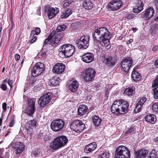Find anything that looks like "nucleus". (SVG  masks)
Listing matches in <instances>:
<instances>
[{
    "label": "nucleus",
    "instance_id": "41",
    "mask_svg": "<svg viewBox=\"0 0 158 158\" xmlns=\"http://www.w3.org/2000/svg\"><path fill=\"white\" fill-rule=\"evenodd\" d=\"M153 90V97L154 98H158V86L155 87Z\"/></svg>",
    "mask_w": 158,
    "mask_h": 158
},
{
    "label": "nucleus",
    "instance_id": "44",
    "mask_svg": "<svg viewBox=\"0 0 158 158\" xmlns=\"http://www.w3.org/2000/svg\"><path fill=\"white\" fill-rule=\"evenodd\" d=\"M147 99L145 97H143L142 98L140 99L139 101L137 104L139 105L140 106H142L144 103L146 101Z\"/></svg>",
    "mask_w": 158,
    "mask_h": 158
},
{
    "label": "nucleus",
    "instance_id": "12",
    "mask_svg": "<svg viewBox=\"0 0 158 158\" xmlns=\"http://www.w3.org/2000/svg\"><path fill=\"white\" fill-rule=\"evenodd\" d=\"M122 4L121 0H113L108 3L107 7L109 10L115 11L118 10Z\"/></svg>",
    "mask_w": 158,
    "mask_h": 158
},
{
    "label": "nucleus",
    "instance_id": "16",
    "mask_svg": "<svg viewBox=\"0 0 158 158\" xmlns=\"http://www.w3.org/2000/svg\"><path fill=\"white\" fill-rule=\"evenodd\" d=\"M154 10L152 7H148L143 12V17L145 20L149 19L152 18L154 13Z\"/></svg>",
    "mask_w": 158,
    "mask_h": 158
},
{
    "label": "nucleus",
    "instance_id": "11",
    "mask_svg": "<svg viewBox=\"0 0 158 158\" xmlns=\"http://www.w3.org/2000/svg\"><path fill=\"white\" fill-rule=\"evenodd\" d=\"M44 69V64L41 62L36 63L33 68L32 71V75L33 77H36L40 75Z\"/></svg>",
    "mask_w": 158,
    "mask_h": 158
},
{
    "label": "nucleus",
    "instance_id": "8",
    "mask_svg": "<svg viewBox=\"0 0 158 158\" xmlns=\"http://www.w3.org/2000/svg\"><path fill=\"white\" fill-rule=\"evenodd\" d=\"M64 125V122L62 119H55L51 123V128L53 131L57 132L61 130Z\"/></svg>",
    "mask_w": 158,
    "mask_h": 158
},
{
    "label": "nucleus",
    "instance_id": "5",
    "mask_svg": "<svg viewBox=\"0 0 158 158\" xmlns=\"http://www.w3.org/2000/svg\"><path fill=\"white\" fill-rule=\"evenodd\" d=\"M116 156L117 158H129L130 157V152L125 146H119L116 149Z\"/></svg>",
    "mask_w": 158,
    "mask_h": 158
},
{
    "label": "nucleus",
    "instance_id": "56",
    "mask_svg": "<svg viewBox=\"0 0 158 158\" xmlns=\"http://www.w3.org/2000/svg\"><path fill=\"white\" fill-rule=\"evenodd\" d=\"M7 83L10 86V88H11L12 85V81L10 80H8L7 81Z\"/></svg>",
    "mask_w": 158,
    "mask_h": 158
},
{
    "label": "nucleus",
    "instance_id": "10",
    "mask_svg": "<svg viewBox=\"0 0 158 158\" xmlns=\"http://www.w3.org/2000/svg\"><path fill=\"white\" fill-rule=\"evenodd\" d=\"M52 98V94L48 92L44 94L38 100L39 104L42 107H45L50 102Z\"/></svg>",
    "mask_w": 158,
    "mask_h": 158
},
{
    "label": "nucleus",
    "instance_id": "9",
    "mask_svg": "<svg viewBox=\"0 0 158 158\" xmlns=\"http://www.w3.org/2000/svg\"><path fill=\"white\" fill-rule=\"evenodd\" d=\"M96 74L95 71L92 68L86 69L82 74L84 80L86 81H89L93 80Z\"/></svg>",
    "mask_w": 158,
    "mask_h": 158
},
{
    "label": "nucleus",
    "instance_id": "61",
    "mask_svg": "<svg viewBox=\"0 0 158 158\" xmlns=\"http://www.w3.org/2000/svg\"><path fill=\"white\" fill-rule=\"evenodd\" d=\"M2 118H0V126H1L2 122Z\"/></svg>",
    "mask_w": 158,
    "mask_h": 158
},
{
    "label": "nucleus",
    "instance_id": "54",
    "mask_svg": "<svg viewBox=\"0 0 158 158\" xmlns=\"http://www.w3.org/2000/svg\"><path fill=\"white\" fill-rule=\"evenodd\" d=\"M15 58L16 60H19L20 58V55L18 54H16L15 56Z\"/></svg>",
    "mask_w": 158,
    "mask_h": 158
},
{
    "label": "nucleus",
    "instance_id": "51",
    "mask_svg": "<svg viewBox=\"0 0 158 158\" xmlns=\"http://www.w3.org/2000/svg\"><path fill=\"white\" fill-rule=\"evenodd\" d=\"M1 87L2 89L4 91H6L7 89V86L5 84H2L1 85Z\"/></svg>",
    "mask_w": 158,
    "mask_h": 158
},
{
    "label": "nucleus",
    "instance_id": "2",
    "mask_svg": "<svg viewBox=\"0 0 158 158\" xmlns=\"http://www.w3.org/2000/svg\"><path fill=\"white\" fill-rule=\"evenodd\" d=\"M129 104L128 102L123 99L115 101L112 105L111 110L114 114H121L128 111Z\"/></svg>",
    "mask_w": 158,
    "mask_h": 158
},
{
    "label": "nucleus",
    "instance_id": "48",
    "mask_svg": "<svg viewBox=\"0 0 158 158\" xmlns=\"http://www.w3.org/2000/svg\"><path fill=\"white\" fill-rule=\"evenodd\" d=\"M156 86H158V75L156 77V79L153 81L152 83V87H155Z\"/></svg>",
    "mask_w": 158,
    "mask_h": 158
},
{
    "label": "nucleus",
    "instance_id": "42",
    "mask_svg": "<svg viewBox=\"0 0 158 158\" xmlns=\"http://www.w3.org/2000/svg\"><path fill=\"white\" fill-rule=\"evenodd\" d=\"M136 17V15L135 14H126L125 17V18L128 19H133L135 18Z\"/></svg>",
    "mask_w": 158,
    "mask_h": 158
},
{
    "label": "nucleus",
    "instance_id": "28",
    "mask_svg": "<svg viewBox=\"0 0 158 158\" xmlns=\"http://www.w3.org/2000/svg\"><path fill=\"white\" fill-rule=\"evenodd\" d=\"M83 7L86 10H90L93 8V4L90 1L85 0L82 4Z\"/></svg>",
    "mask_w": 158,
    "mask_h": 158
},
{
    "label": "nucleus",
    "instance_id": "15",
    "mask_svg": "<svg viewBox=\"0 0 158 158\" xmlns=\"http://www.w3.org/2000/svg\"><path fill=\"white\" fill-rule=\"evenodd\" d=\"M35 100L29 99L28 102V105L25 109V112L30 115H32L35 112Z\"/></svg>",
    "mask_w": 158,
    "mask_h": 158
},
{
    "label": "nucleus",
    "instance_id": "57",
    "mask_svg": "<svg viewBox=\"0 0 158 158\" xmlns=\"http://www.w3.org/2000/svg\"><path fill=\"white\" fill-rule=\"evenodd\" d=\"M158 49V45L152 48V51L154 52L156 51Z\"/></svg>",
    "mask_w": 158,
    "mask_h": 158
},
{
    "label": "nucleus",
    "instance_id": "21",
    "mask_svg": "<svg viewBox=\"0 0 158 158\" xmlns=\"http://www.w3.org/2000/svg\"><path fill=\"white\" fill-rule=\"evenodd\" d=\"M116 61V58L115 57L108 56L104 58L103 62L108 66L110 67L114 66Z\"/></svg>",
    "mask_w": 158,
    "mask_h": 158
},
{
    "label": "nucleus",
    "instance_id": "49",
    "mask_svg": "<svg viewBox=\"0 0 158 158\" xmlns=\"http://www.w3.org/2000/svg\"><path fill=\"white\" fill-rule=\"evenodd\" d=\"M141 107V106L137 104L134 110L135 112L136 113L139 112L140 111Z\"/></svg>",
    "mask_w": 158,
    "mask_h": 158
},
{
    "label": "nucleus",
    "instance_id": "14",
    "mask_svg": "<svg viewBox=\"0 0 158 158\" xmlns=\"http://www.w3.org/2000/svg\"><path fill=\"white\" fill-rule=\"evenodd\" d=\"M67 86L70 90L75 92L79 87V83L76 79L71 78L67 81Z\"/></svg>",
    "mask_w": 158,
    "mask_h": 158
},
{
    "label": "nucleus",
    "instance_id": "60",
    "mask_svg": "<svg viewBox=\"0 0 158 158\" xmlns=\"http://www.w3.org/2000/svg\"><path fill=\"white\" fill-rule=\"evenodd\" d=\"M154 141L155 142H158V136L154 139Z\"/></svg>",
    "mask_w": 158,
    "mask_h": 158
},
{
    "label": "nucleus",
    "instance_id": "36",
    "mask_svg": "<svg viewBox=\"0 0 158 158\" xmlns=\"http://www.w3.org/2000/svg\"><path fill=\"white\" fill-rule=\"evenodd\" d=\"M48 83L50 84V85L53 86H56L59 85V81L57 80L55 77L52 78V79L49 80Z\"/></svg>",
    "mask_w": 158,
    "mask_h": 158
},
{
    "label": "nucleus",
    "instance_id": "18",
    "mask_svg": "<svg viewBox=\"0 0 158 158\" xmlns=\"http://www.w3.org/2000/svg\"><path fill=\"white\" fill-rule=\"evenodd\" d=\"M25 125L27 130L29 131V132L32 133L35 131V128L37 126V123L36 120L34 119L28 122Z\"/></svg>",
    "mask_w": 158,
    "mask_h": 158
},
{
    "label": "nucleus",
    "instance_id": "33",
    "mask_svg": "<svg viewBox=\"0 0 158 158\" xmlns=\"http://www.w3.org/2000/svg\"><path fill=\"white\" fill-rule=\"evenodd\" d=\"M131 77L135 81H139L141 78L140 74L135 70L132 71L131 75Z\"/></svg>",
    "mask_w": 158,
    "mask_h": 158
},
{
    "label": "nucleus",
    "instance_id": "29",
    "mask_svg": "<svg viewBox=\"0 0 158 158\" xmlns=\"http://www.w3.org/2000/svg\"><path fill=\"white\" fill-rule=\"evenodd\" d=\"M145 120L150 123H154L156 122V118L154 114L148 115L145 117Z\"/></svg>",
    "mask_w": 158,
    "mask_h": 158
},
{
    "label": "nucleus",
    "instance_id": "59",
    "mask_svg": "<svg viewBox=\"0 0 158 158\" xmlns=\"http://www.w3.org/2000/svg\"><path fill=\"white\" fill-rule=\"evenodd\" d=\"M155 65L157 68H158V59L155 61Z\"/></svg>",
    "mask_w": 158,
    "mask_h": 158
},
{
    "label": "nucleus",
    "instance_id": "55",
    "mask_svg": "<svg viewBox=\"0 0 158 158\" xmlns=\"http://www.w3.org/2000/svg\"><path fill=\"white\" fill-rule=\"evenodd\" d=\"M43 139L45 141H48L49 139V136L47 135H44Z\"/></svg>",
    "mask_w": 158,
    "mask_h": 158
},
{
    "label": "nucleus",
    "instance_id": "64",
    "mask_svg": "<svg viewBox=\"0 0 158 158\" xmlns=\"http://www.w3.org/2000/svg\"><path fill=\"white\" fill-rule=\"evenodd\" d=\"M4 69H5V68L4 67H3L2 69V72H3L4 71Z\"/></svg>",
    "mask_w": 158,
    "mask_h": 158
},
{
    "label": "nucleus",
    "instance_id": "22",
    "mask_svg": "<svg viewBox=\"0 0 158 158\" xmlns=\"http://www.w3.org/2000/svg\"><path fill=\"white\" fill-rule=\"evenodd\" d=\"M59 9L57 7H50L48 9V15L49 19H51L54 17L58 13Z\"/></svg>",
    "mask_w": 158,
    "mask_h": 158
},
{
    "label": "nucleus",
    "instance_id": "47",
    "mask_svg": "<svg viewBox=\"0 0 158 158\" xmlns=\"http://www.w3.org/2000/svg\"><path fill=\"white\" fill-rule=\"evenodd\" d=\"M34 35H31V33L30 34V36L29 39L30 40V43H34L37 40V37L36 36H34Z\"/></svg>",
    "mask_w": 158,
    "mask_h": 158
},
{
    "label": "nucleus",
    "instance_id": "1",
    "mask_svg": "<svg viewBox=\"0 0 158 158\" xmlns=\"http://www.w3.org/2000/svg\"><path fill=\"white\" fill-rule=\"evenodd\" d=\"M94 40L99 42L101 45L107 49L110 47L109 40L111 38L109 32L106 27L98 28L93 34Z\"/></svg>",
    "mask_w": 158,
    "mask_h": 158
},
{
    "label": "nucleus",
    "instance_id": "25",
    "mask_svg": "<svg viewBox=\"0 0 158 158\" xmlns=\"http://www.w3.org/2000/svg\"><path fill=\"white\" fill-rule=\"evenodd\" d=\"M39 82V80H36L32 77H31L30 79L29 78V80H28L27 83L31 86H34L35 88L38 89V87H39V86L38 85Z\"/></svg>",
    "mask_w": 158,
    "mask_h": 158
},
{
    "label": "nucleus",
    "instance_id": "38",
    "mask_svg": "<svg viewBox=\"0 0 158 158\" xmlns=\"http://www.w3.org/2000/svg\"><path fill=\"white\" fill-rule=\"evenodd\" d=\"M41 31L39 27L35 28V30H32L31 32V35H38L40 32Z\"/></svg>",
    "mask_w": 158,
    "mask_h": 158
},
{
    "label": "nucleus",
    "instance_id": "27",
    "mask_svg": "<svg viewBox=\"0 0 158 158\" xmlns=\"http://www.w3.org/2000/svg\"><path fill=\"white\" fill-rule=\"evenodd\" d=\"M60 34L57 35H52L51 39L50 44L53 45L54 44H57L61 40L60 37Z\"/></svg>",
    "mask_w": 158,
    "mask_h": 158
},
{
    "label": "nucleus",
    "instance_id": "23",
    "mask_svg": "<svg viewBox=\"0 0 158 158\" xmlns=\"http://www.w3.org/2000/svg\"><path fill=\"white\" fill-rule=\"evenodd\" d=\"M148 151L147 150L143 149L138 151L135 154L136 158H145L147 156Z\"/></svg>",
    "mask_w": 158,
    "mask_h": 158
},
{
    "label": "nucleus",
    "instance_id": "3",
    "mask_svg": "<svg viewBox=\"0 0 158 158\" xmlns=\"http://www.w3.org/2000/svg\"><path fill=\"white\" fill-rule=\"evenodd\" d=\"M74 46L70 44H65L59 49V55L61 58H69L75 52Z\"/></svg>",
    "mask_w": 158,
    "mask_h": 158
},
{
    "label": "nucleus",
    "instance_id": "31",
    "mask_svg": "<svg viewBox=\"0 0 158 158\" xmlns=\"http://www.w3.org/2000/svg\"><path fill=\"white\" fill-rule=\"evenodd\" d=\"M92 120L94 126H98L101 124L102 119L98 116L94 115L93 116Z\"/></svg>",
    "mask_w": 158,
    "mask_h": 158
},
{
    "label": "nucleus",
    "instance_id": "37",
    "mask_svg": "<svg viewBox=\"0 0 158 158\" xmlns=\"http://www.w3.org/2000/svg\"><path fill=\"white\" fill-rule=\"evenodd\" d=\"M158 32V24H155L151 28V33L152 34H156Z\"/></svg>",
    "mask_w": 158,
    "mask_h": 158
},
{
    "label": "nucleus",
    "instance_id": "58",
    "mask_svg": "<svg viewBox=\"0 0 158 158\" xmlns=\"http://www.w3.org/2000/svg\"><path fill=\"white\" fill-rule=\"evenodd\" d=\"M133 41V40L131 39L129 40H128L127 42V44H130Z\"/></svg>",
    "mask_w": 158,
    "mask_h": 158
},
{
    "label": "nucleus",
    "instance_id": "26",
    "mask_svg": "<svg viewBox=\"0 0 158 158\" xmlns=\"http://www.w3.org/2000/svg\"><path fill=\"white\" fill-rule=\"evenodd\" d=\"M88 110V107L86 105H82L80 106L77 110L78 114L82 116L85 115Z\"/></svg>",
    "mask_w": 158,
    "mask_h": 158
},
{
    "label": "nucleus",
    "instance_id": "53",
    "mask_svg": "<svg viewBox=\"0 0 158 158\" xmlns=\"http://www.w3.org/2000/svg\"><path fill=\"white\" fill-rule=\"evenodd\" d=\"M15 120L14 119H11L9 124V126L10 127H13L15 124Z\"/></svg>",
    "mask_w": 158,
    "mask_h": 158
},
{
    "label": "nucleus",
    "instance_id": "4",
    "mask_svg": "<svg viewBox=\"0 0 158 158\" xmlns=\"http://www.w3.org/2000/svg\"><path fill=\"white\" fill-rule=\"evenodd\" d=\"M68 139L65 136H59L55 139L51 144V148L56 150L64 146L67 143Z\"/></svg>",
    "mask_w": 158,
    "mask_h": 158
},
{
    "label": "nucleus",
    "instance_id": "30",
    "mask_svg": "<svg viewBox=\"0 0 158 158\" xmlns=\"http://www.w3.org/2000/svg\"><path fill=\"white\" fill-rule=\"evenodd\" d=\"M135 88L134 86L129 87L125 89L124 94L127 96H132L135 94Z\"/></svg>",
    "mask_w": 158,
    "mask_h": 158
},
{
    "label": "nucleus",
    "instance_id": "32",
    "mask_svg": "<svg viewBox=\"0 0 158 158\" xmlns=\"http://www.w3.org/2000/svg\"><path fill=\"white\" fill-rule=\"evenodd\" d=\"M143 9V7L141 2H139L133 8V10L135 13H139Z\"/></svg>",
    "mask_w": 158,
    "mask_h": 158
},
{
    "label": "nucleus",
    "instance_id": "52",
    "mask_svg": "<svg viewBox=\"0 0 158 158\" xmlns=\"http://www.w3.org/2000/svg\"><path fill=\"white\" fill-rule=\"evenodd\" d=\"M128 133L131 134L132 133H135V131L133 128L131 127L128 130Z\"/></svg>",
    "mask_w": 158,
    "mask_h": 158
},
{
    "label": "nucleus",
    "instance_id": "17",
    "mask_svg": "<svg viewBox=\"0 0 158 158\" xmlns=\"http://www.w3.org/2000/svg\"><path fill=\"white\" fill-rule=\"evenodd\" d=\"M12 146L15 151H16V154L21 153L24 150L25 146L22 143L17 142L12 143Z\"/></svg>",
    "mask_w": 158,
    "mask_h": 158
},
{
    "label": "nucleus",
    "instance_id": "24",
    "mask_svg": "<svg viewBox=\"0 0 158 158\" xmlns=\"http://www.w3.org/2000/svg\"><path fill=\"white\" fill-rule=\"evenodd\" d=\"M96 147V143L95 142H93L86 146L84 151L86 153H88L94 150Z\"/></svg>",
    "mask_w": 158,
    "mask_h": 158
},
{
    "label": "nucleus",
    "instance_id": "34",
    "mask_svg": "<svg viewBox=\"0 0 158 158\" xmlns=\"http://www.w3.org/2000/svg\"><path fill=\"white\" fill-rule=\"evenodd\" d=\"M72 13L71 9H67L61 13L60 18L62 19H65L67 18Z\"/></svg>",
    "mask_w": 158,
    "mask_h": 158
},
{
    "label": "nucleus",
    "instance_id": "50",
    "mask_svg": "<svg viewBox=\"0 0 158 158\" xmlns=\"http://www.w3.org/2000/svg\"><path fill=\"white\" fill-rule=\"evenodd\" d=\"M6 104L5 102L3 103L2 104V108L3 109V112H5L6 110Z\"/></svg>",
    "mask_w": 158,
    "mask_h": 158
},
{
    "label": "nucleus",
    "instance_id": "35",
    "mask_svg": "<svg viewBox=\"0 0 158 158\" xmlns=\"http://www.w3.org/2000/svg\"><path fill=\"white\" fill-rule=\"evenodd\" d=\"M110 153L108 152L105 151L103 152L98 155V158H109Z\"/></svg>",
    "mask_w": 158,
    "mask_h": 158
},
{
    "label": "nucleus",
    "instance_id": "43",
    "mask_svg": "<svg viewBox=\"0 0 158 158\" xmlns=\"http://www.w3.org/2000/svg\"><path fill=\"white\" fill-rule=\"evenodd\" d=\"M152 108L154 111L158 113V103H153L152 105Z\"/></svg>",
    "mask_w": 158,
    "mask_h": 158
},
{
    "label": "nucleus",
    "instance_id": "45",
    "mask_svg": "<svg viewBox=\"0 0 158 158\" xmlns=\"http://www.w3.org/2000/svg\"><path fill=\"white\" fill-rule=\"evenodd\" d=\"M52 33H51L50 35L44 41V45L46 44H50L51 43V35H52Z\"/></svg>",
    "mask_w": 158,
    "mask_h": 158
},
{
    "label": "nucleus",
    "instance_id": "46",
    "mask_svg": "<svg viewBox=\"0 0 158 158\" xmlns=\"http://www.w3.org/2000/svg\"><path fill=\"white\" fill-rule=\"evenodd\" d=\"M72 2L71 0H64L63 6L64 7H67L71 4Z\"/></svg>",
    "mask_w": 158,
    "mask_h": 158
},
{
    "label": "nucleus",
    "instance_id": "63",
    "mask_svg": "<svg viewBox=\"0 0 158 158\" xmlns=\"http://www.w3.org/2000/svg\"><path fill=\"white\" fill-rule=\"evenodd\" d=\"M6 80H4L3 81V83H6Z\"/></svg>",
    "mask_w": 158,
    "mask_h": 158
},
{
    "label": "nucleus",
    "instance_id": "40",
    "mask_svg": "<svg viewBox=\"0 0 158 158\" xmlns=\"http://www.w3.org/2000/svg\"><path fill=\"white\" fill-rule=\"evenodd\" d=\"M66 27V26L64 24H62L58 26L56 30L59 32H61L64 31Z\"/></svg>",
    "mask_w": 158,
    "mask_h": 158
},
{
    "label": "nucleus",
    "instance_id": "62",
    "mask_svg": "<svg viewBox=\"0 0 158 158\" xmlns=\"http://www.w3.org/2000/svg\"><path fill=\"white\" fill-rule=\"evenodd\" d=\"M46 55V52H44L42 54V55H43V56H45Z\"/></svg>",
    "mask_w": 158,
    "mask_h": 158
},
{
    "label": "nucleus",
    "instance_id": "6",
    "mask_svg": "<svg viewBox=\"0 0 158 158\" xmlns=\"http://www.w3.org/2000/svg\"><path fill=\"white\" fill-rule=\"evenodd\" d=\"M90 37L89 35L81 36L76 42L78 48L79 49H86L89 45Z\"/></svg>",
    "mask_w": 158,
    "mask_h": 158
},
{
    "label": "nucleus",
    "instance_id": "13",
    "mask_svg": "<svg viewBox=\"0 0 158 158\" xmlns=\"http://www.w3.org/2000/svg\"><path fill=\"white\" fill-rule=\"evenodd\" d=\"M133 64V60L131 58L129 57H125L121 62L122 68L125 73H127Z\"/></svg>",
    "mask_w": 158,
    "mask_h": 158
},
{
    "label": "nucleus",
    "instance_id": "39",
    "mask_svg": "<svg viewBox=\"0 0 158 158\" xmlns=\"http://www.w3.org/2000/svg\"><path fill=\"white\" fill-rule=\"evenodd\" d=\"M156 152L153 150L150 153L147 158H156Z\"/></svg>",
    "mask_w": 158,
    "mask_h": 158
},
{
    "label": "nucleus",
    "instance_id": "7",
    "mask_svg": "<svg viewBox=\"0 0 158 158\" xmlns=\"http://www.w3.org/2000/svg\"><path fill=\"white\" fill-rule=\"evenodd\" d=\"M85 126L81 121L76 120L74 121L70 125L72 130L77 133L82 132L85 129Z\"/></svg>",
    "mask_w": 158,
    "mask_h": 158
},
{
    "label": "nucleus",
    "instance_id": "19",
    "mask_svg": "<svg viewBox=\"0 0 158 158\" xmlns=\"http://www.w3.org/2000/svg\"><path fill=\"white\" fill-rule=\"evenodd\" d=\"M94 59V55L90 52H87L83 55L82 56V61L86 63H89L92 61Z\"/></svg>",
    "mask_w": 158,
    "mask_h": 158
},
{
    "label": "nucleus",
    "instance_id": "20",
    "mask_svg": "<svg viewBox=\"0 0 158 158\" xmlns=\"http://www.w3.org/2000/svg\"><path fill=\"white\" fill-rule=\"evenodd\" d=\"M65 68V66L61 63H57L53 68V72L57 74H60L63 72Z\"/></svg>",
    "mask_w": 158,
    "mask_h": 158
}]
</instances>
